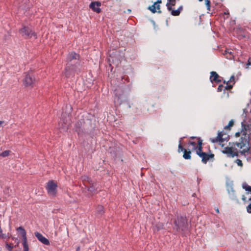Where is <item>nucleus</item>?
<instances>
[{
  "mask_svg": "<svg viewBox=\"0 0 251 251\" xmlns=\"http://www.w3.org/2000/svg\"><path fill=\"white\" fill-rule=\"evenodd\" d=\"M173 228L176 233H180L182 236H186L190 232V227L185 216L177 215L174 219Z\"/></svg>",
  "mask_w": 251,
  "mask_h": 251,
  "instance_id": "nucleus-1",
  "label": "nucleus"
},
{
  "mask_svg": "<svg viewBox=\"0 0 251 251\" xmlns=\"http://www.w3.org/2000/svg\"><path fill=\"white\" fill-rule=\"evenodd\" d=\"M19 32L24 39H36L37 38V34L29 25H22V27L19 28Z\"/></svg>",
  "mask_w": 251,
  "mask_h": 251,
  "instance_id": "nucleus-2",
  "label": "nucleus"
},
{
  "mask_svg": "<svg viewBox=\"0 0 251 251\" xmlns=\"http://www.w3.org/2000/svg\"><path fill=\"white\" fill-rule=\"evenodd\" d=\"M234 145L241 150L240 152L242 154L248 152L250 149L249 135L246 133H244L240 138L239 142H236Z\"/></svg>",
  "mask_w": 251,
  "mask_h": 251,
  "instance_id": "nucleus-3",
  "label": "nucleus"
},
{
  "mask_svg": "<svg viewBox=\"0 0 251 251\" xmlns=\"http://www.w3.org/2000/svg\"><path fill=\"white\" fill-rule=\"evenodd\" d=\"M76 63L77 62L73 61L72 65L69 67L68 70H67V65L66 66L64 73L66 77H69L72 75H74L75 73L80 72V61L79 60L78 65H76Z\"/></svg>",
  "mask_w": 251,
  "mask_h": 251,
  "instance_id": "nucleus-4",
  "label": "nucleus"
},
{
  "mask_svg": "<svg viewBox=\"0 0 251 251\" xmlns=\"http://www.w3.org/2000/svg\"><path fill=\"white\" fill-rule=\"evenodd\" d=\"M80 56L78 54L75 53L74 51L69 52L66 57L67 61V70L68 69L69 67L72 65L73 61H75L76 65H79Z\"/></svg>",
  "mask_w": 251,
  "mask_h": 251,
  "instance_id": "nucleus-5",
  "label": "nucleus"
},
{
  "mask_svg": "<svg viewBox=\"0 0 251 251\" xmlns=\"http://www.w3.org/2000/svg\"><path fill=\"white\" fill-rule=\"evenodd\" d=\"M23 83L26 87H32L35 82V77L32 72L25 73L24 74Z\"/></svg>",
  "mask_w": 251,
  "mask_h": 251,
  "instance_id": "nucleus-6",
  "label": "nucleus"
},
{
  "mask_svg": "<svg viewBox=\"0 0 251 251\" xmlns=\"http://www.w3.org/2000/svg\"><path fill=\"white\" fill-rule=\"evenodd\" d=\"M57 185L56 183L52 180H49L47 183L46 189L48 191V194L52 196H55L57 192Z\"/></svg>",
  "mask_w": 251,
  "mask_h": 251,
  "instance_id": "nucleus-7",
  "label": "nucleus"
},
{
  "mask_svg": "<svg viewBox=\"0 0 251 251\" xmlns=\"http://www.w3.org/2000/svg\"><path fill=\"white\" fill-rule=\"evenodd\" d=\"M199 157L201 158L202 162L206 164L208 160L214 159V154L210 152V153L203 152Z\"/></svg>",
  "mask_w": 251,
  "mask_h": 251,
  "instance_id": "nucleus-8",
  "label": "nucleus"
},
{
  "mask_svg": "<svg viewBox=\"0 0 251 251\" xmlns=\"http://www.w3.org/2000/svg\"><path fill=\"white\" fill-rule=\"evenodd\" d=\"M35 236L38 239V240L40 241L42 244L45 245H50L49 240L45 237L41 233L38 232H35L34 233Z\"/></svg>",
  "mask_w": 251,
  "mask_h": 251,
  "instance_id": "nucleus-9",
  "label": "nucleus"
},
{
  "mask_svg": "<svg viewBox=\"0 0 251 251\" xmlns=\"http://www.w3.org/2000/svg\"><path fill=\"white\" fill-rule=\"evenodd\" d=\"M101 5V3L99 1L91 2L89 5L90 8L97 13L101 12V9L99 7Z\"/></svg>",
  "mask_w": 251,
  "mask_h": 251,
  "instance_id": "nucleus-10",
  "label": "nucleus"
},
{
  "mask_svg": "<svg viewBox=\"0 0 251 251\" xmlns=\"http://www.w3.org/2000/svg\"><path fill=\"white\" fill-rule=\"evenodd\" d=\"M222 152L224 154H226L228 157H233L238 156V153L236 152L233 151L232 149L230 147H226Z\"/></svg>",
  "mask_w": 251,
  "mask_h": 251,
  "instance_id": "nucleus-11",
  "label": "nucleus"
},
{
  "mask_svg": "<svg viewBox=\"0 0 251 251\" xmlns=\"http://www.w3.org/2000/svg\"><path fill=\"white\" fill-rule=\"evenodd\" d=\"M211 75L210 77V81L213 82H215L216 83H219L221 81V79H220V77L218 75V74L214 71H212L210 73Z\"/></svg>",
  "mask_w": 251,
  "mask_h": 251,
  "instance_id": "nucleus-12",
  "label": "nucleus"
},
{
  "mask_svg": "<svg viewBox=\"0 0 251 251\" xmlns=\"http://www.w3.org/2000/svg\"><path fill=\"white\" fill-rule=\"evenodd\" d=\"M75 131L77 132L78 136H82L86 133V131L83 127H82L79 124V122H77L75 124Z\"/></svg>",
  "mask_w": 251,
  "mask_h": 251,
  "instance_id": "nucleus-13",
  "label": "nucleus"
},
{
  "mask_svg": "<svg viewBox=\"0 0 251 251\" xmlns=\"http://www.w3.org/2000/svg\"><path fill=\"white\" fill-rule=\"evenodd\" d=\"M115 100L121 104L123 100V94L119 93L118 90L116 89L115 90Z\"/></svg>",
  "mask_w": 251,
  "mask_h": 251,
  "instance_id": "nucleus-14",
  "label": "nucleus"
},
{
  "mask_svg": "<svg viewBox=\"0 0 251 251\" xmlns=\"http://www.w3.org/2000/svg\"><path fill=\"white\" fill-rule=\"evenodd\" d=\"M223 134L222 132H219L217 136L215 138L211 139V141L212 143L219 142V143L223 142L225 140L223 138Z\"/></svg>",
  "mask_w": 251,
  "mask_h": 251,
  "instance_id": "nucleus-15",
  "label": "nucleus"
},
{
  "mask_svg": "<svg viewBox=\"0 0 251 251\" xmlns=\"http://www.w3.org/2000/svg\"><path fill=\"white\" fill-rule=\"evenodd\" d=\"M183 9V6L180 5L179 6V7L176 10H174L172 8V10H169V11H171V14L172 15L174 16H179L180 14L181 11Z\"/></svg>",
  "mask_w": 251,
  "mask_h": 251,
  "instance_id": "nucleus-16",
  "label": "nucleus"
},
{
  "mask_svg": "<svg viewBox=\"0 0 251 251\" xmlns=\"http://www.w3.org/2000/svg\"><path fill=\"white\" fill-rule=\"evenodd\" d=\"M17 231L21 235L22 239L26 238V233L25 229L22 227L20 226L16 229Z\"/></svg>",
  "mask_w": 251,
  "mask_h": 251,
  "instance_id": "nucleus-17",
  "label": "nucleus"
},
{
  "mask_svg": "<svg viewBox=\"0 0 251 251\" xmlns=\"http://www.w3.org/2000/svg\"><path fill=\"white\" fill-rule=\"evenodd\" d=\"M96 213L98 216H101L104 213L103 207L102 205H98L96 209Z\"/></svg>",
  "mask_w": 251,
  "mask_h": 251,
  "instance_id": "nucleus-18",
  "label": "nucleus"
},
{
  "mask_svg": "<svg viewBox=\"0 0 251 251\" xmlns=\"http://www.w3.org/2000/svg\"><path fill=\"white\" fill-rule=\"evenodd\" d=\"M223 54L227 59H232L233 58L232 52L228 50H226Z\"/></svg>",
  "mask_w": 251,
  "mask_h": 251,
  "instance_id": "nucleus-19",
  "label": "nucleus"
},
{
  "mask_svg": "<svg viewBox=\"0 0 251 251\" xmlns=\"http://www.w3.org/2000/svg\"><path fill=\"white\" fill-rule=\"evenodd\" d=\"M168 2L166 6L168 10H172V6H175L176 3V0H167Z\"/></svg>",
  "mask_w": 251,
  "mask_h": 251,
  "instance_id": "nucleus-20",
  "label": "nucleus"
},
{
  "mask_svg": "<svg viewBox=\"0 0 251 251\" xmlns=\"http://www.w3.org/2000/svg\"><path fill=\"white\" fill-rule=\"evenodd\" d=\"M22 244H23V248H24V249H23L24 251H28L29 248H28V243H27V238H25V239H22Z\"/></svg>",
  "mask_w": 251,
  "mask_h": 251,
  "instance_id": "nucleus-21",
  "label": "nucleus"
},
{
  "mask_svg": "<svg viewBox=\"0 0 251 251\" xmlns=\"http://www.w3.org/2000/svg\"><path fill=\"white\" fill-rule=\"evenodd\" d=\"M164 228V225L163 224L161 223H159L157 224L154 227H153V230L154 231H158L161 229H162Z\"/></svg>",
  "mask_w": 251,
  "mask_h": 251,
  "instance_id": "nucleus-22",
  "label": "nucleus"
},
{
  "mask_svg": "<svg viewBox=\"0 0 251 251\" xmlns=\"http://www.w3.org/2000/svg\"><path fill=\"white\" fill-rule=\"evenodd\" d=\"M183 157L185 159H190L191 158V152L189 151H187L186 150H184V152H183Z\"/></svg>",
  "mask_w": 251,
  "mask_h": 251,
  "instance_id": "nucleus-23",
  "label": "nucleus"
},
{
  "mask_svg": "<svg viewBox=\"0 0 251 251\" xmlns=\"http://www.w3.org/2000/svg\"><path fill=\"white\" fill-rule=\"evenodd\" d=\"M202 147L197 146L195 150H196V154L200 156L203 152L202 151Z\"/></svg>",
  "mask_w": 251,
  "mask_h": 251,
  "instance_id": "nucleus-24",
  "label": "nucleus"
},
{
  "mask_svg": "<svg viewBox=\"0 0 251 251\" xmlns=\"http://www.w3.org/2000/svg\"><path fill=\"white\" fill-rule=\"evenodd\" d=\"M155 5L156 4H154V3H153L152 5H150L148 7V9L151 11L152 13H155L156 12V10L155 9Z\"/></svg>",
  "mask_w": 251,
  "mask_h": 251,
  "instance_id": "nucleus-25",
  "label": "nucleus"
},
{
  "mask_svg": "<svg viewBox=\"0 0 251 251\" xmlns=\"http://www.w3.org/2000/svg\"><path fill=\"white\" fill-rule=\"evenodd\" d=\"M242 187L246 191H249L251 193V186L248 185L246 183H244Z\"/></svg>",
  "mask_w": 251,
  "mask_h": 251,
  "instance_id": "nucleus-26",
  "label": "nucleus"
},
{
  "mask_svg": "<svg viewBox=\"0 0 251 251\" xmlns=\"http://www.w3.org/2000/svg\"><path fill=\"white\" fill-rule=\"evenodd\" d=\"M9 153H10V151H9V150L4 151H2L0 154V156L3 157H6L9 155Z\"/></svg>",
  "mask_w": 251,
  "mask_h": 251,
  "instance_id": "nucleus-27",
  "label": "nucleus"
},
{
  "mask_svg": "<svg viewBox=\"0 0 251 251\" xmlns=\"http://www.w3.org/2000/svg\"><path fill=\"white\" fill-rule=\"evenodd\" d=\"M181 141L180 140L179 141V144L178 145V152H180V151H183L184 152V150H185L186 149H185L181 145Z\"/></svg>",
  "mask_w": 251,
  "mask_h": 251,
  "instance_id": "nucleus-28",
  "label": "nucleus"
},
{
  "mask_svg": "<svg viewBox=\"0 0 251 251\" xmlns=\"http://www.w3.org/2000/svg\"><path fill=\"white\" fill-rule=\"evenodd\" d=\"M233 124H234V122L232 120H230L229 123H228V124L227 125H226L225 127V129H228V128H230V127L231 126H232L233 125Z\"/></svg>",
  "mask_w": 251,
  "mask_h": 251,
  "instance_id": "nucleus-29",
  "label": "nucleus"
},
{
  "mask_svg": "<svg viewBox=\"0 0 251 251\" xmlns=\"http://www.w3.org/2000/svg\"><path fill=\"white\" fill-rule=\"evenodd\" d=\"M87 189L88 191L90 192L91 193L94 192L96 190L95 188L93 185H91L89 187H87Z\"/></svg>",
  "mask_w": 251,
  "mask_h": 251,
  "instance_id": "nucleus-30",
  "label": "nucleus"
},
{
  "mask_svg": "<svg viewBox=\"0 0 251 251\" xmlns=\"http://www.w3.org/2000/svg\"><path fill=\"white\" fill-rule=\"evenodd\" d=\"M6 247L8 250V251H12V249L13 248V246L11 244L6 243Z\"/></svg>",
  "mask_w": 251,
  "mask_h": 251,
  "instance_id": "nucleus-31",
  "label": "nucleus"
},
{
  "mask_svg": "<svg viewBox=\"0 0 251 251\" xmlns=\"http://www.w3.org/2000/svg\"><path fill=\"white\" fill-rule=\"evenodd\" d=\"M205 5H206L207 10H210V1L209 0H205Z\"/></svg>",
  "mask_w": 251,
  "mask_h": 251,
  "instance_id": "nucleus-32",
  "label": "nucleus"
},
{
  "mask_svg": "<svg viewBox=\"0 0 251 251\" xmlns=\"http://www.w3.org/2000/svg\"><path fill=\"white\" fill-rule=\"evenodd\" d=\"M155 9L157 10V11L156 10V12H157L158 13H161V11L160 10V6L159 4H157L155 5Z\"/></svg>",
  "mask_w": 251,
  "mask_h": 251,
  "instance_id": "nucleus-33",
  "label": "nucleus"
},
{
  "mask_svg": "<svg viewBox=\"0 0 251 251\" xmlns=\"http://www.w3.org/2000/svg\"><path fill=\"white\" fill-rule=\"evenodd\" d=\"M235 162L237 163V164L239 166H241L242 167L243 166V163H242V161L239 159H237L236 160H235Z\"/></svg>",
  "mask_w": 251,
  "mask_h": 251,
  "instance_id": "nucleus-34",
  "label": "nucleus"
},
{
  "mask_svg": "<svg viewBox=\"0 0 251 251\" xmlns=\"http://www.w3.org/2000/svg\"><path fill=\"white\" fill-rule=\"evenodd\" d=\"M250 203L247 206V211L249 213H251V201Z\"/></svg>",
  "mask_w": 251,
  "mask_h": 251,
  "instance_id": "nucleus-35",
  "label": "nucleus"
},
{
  "mask_svg": "<svg viewBox=\"0 0 251 251\" xmlns=\"http://www.w3.org/2000/svg\"><path fill=\"white\" fill-rule=\"evenodd\" d=\"M189 144L193 147V148L194 150H195L196 149V148L197 147L196 146V143L195 142L190 141L189 142Z\"/></svg>",
  "mask_w": 251,
  "mask_h": 251,
  "instance_id": "nucleus-36",
  "label": "nucleus"
},
{
  "mask_svg": "<svg viewBox=\"0 0 251 251\" xmlns=\"http://www.w3.org/2000/svg\"><path fill=\"white\" fill-rule=\"evenodd\" d=\"M224 86H223V85L222 84H220L219 85L218 87V92H222V90H223V88H224Z\"/></svg>",
  "mask_w": 251,
  "mask_h": 251,
  "instance_id": "nucleus-37",
  "label": "nucleus"
},
{
  "mask_svg": "<svg viewBox=\"0 0 251 251\" xmlns=\"http://www.w3.org/2000/svg\"><path fill=\"white\" fill-rule=\"evenodd\" d=\"M233 86L232 85H228V84H226V85L224 87L225 89L226 90H230L232 88Z\"/></svg>",
  "mask_w": 251,
  "mask_h": 251,
  "instance_id": "nucleus-38",
  "label": "nucleus"
},
{
  "mask_svg": "<svg viewBox=\"0 0 251 251\" xmlns=\"http://www.w3.org/2000/svg\"><path fill=\"white\" fill-rule=\"evenodd\" d=\"M202 140L199 139L198 140V146H197L202 147Z\"/></svg>",
  "mask_w": 251,
  "mask_h": 251,
  "instance_id": "nucleus-39",
  "label": "nucleus"
},
{
  "mask_svg": "<svg viewBox=\"0 0 251 251\" xmlns=\"http://www.w3.org/2000/svg\"><path fill=\"white\" fill-rule=\"evenodd\" d=\"M247 66L248 67L249 66H251V57H250L248 60V62L246 64Z\"/></svg>",
  "mask_w": 251,
  "mask_h": 251,
  "instance_id": "nucleus-40",
  "label": "nucleus"
},
{
  "mask_svg": "<svg viewBox=\"0 0 251 251\" xmlns=\"http://www.w3.org/2000/svg\"><path fill=\"white\" fill-rule=\"evenodd\" d=\"M162 2V0H157L156 1L154 2V4H160V3H161Z\"/></svg>",
  "mask_w": 251,
  "mask_h": 251,
  "instance_id": "nucleus-41",
  "label": "nucleus"
},
{
  "mask_svg": "<svg viewBox=\"0 0 251 251\" xmlns=\"http://www.w3.org/2000/svg\"><path fill=\"white\" fill-rule=\"evenodd\" d=\"M229 80L231 82L234 81V76L233 75H232V76H230Z\"/></svg>",
  "mask_w": 251,
  "mask_h": 251,
  "instance_id": "nucleus-42",
  "label": "nucleus"
},
{
  "mask_svg": "<svg viewBox=\"0 0 251 251\" xmlns=\"http://www.w3.org/2000/svg\"><path fill=\"white\" fill-rule=\"evenodd\" d=\"M243 116H245V117H246V109H243Z\"/></svg>",
  "mask_w": 251,
  "mask_h": 251,
  "instance_id": "nucleus-43",
  "label": "nucleus"
},
{
  "mask_svg": "<svg viewBox=\"0 0 251 251\" xmlns=\"http://www.w3.org/2000/svg\"><path fill=\"white\" fill-rule=\"evenodd\" d=\"M240 135V133L239 132H237L235 133V136L239 137Z\"/></svg>",
  "mask_w": 251,
  "mask_h": 251,
  "instance_id": "nucleus-44",
  "label": "nucleus"
},
{
  "mask_svg": "<svg viewBox=\"0 0 251 251\" xmlns=\"http://www.w3.org/2000/svg\"><path fill=\"white\" fill-rule=\"evenodd\" d=\"M215 210L217 213H219L220 212L218 207L215 208Z\"/></svg>",
  "mask_w": 251,
  "mask_h": 251,
  "instance_id": "nucleus-45",
  "label": "nucleus"
},
{
  "mask_svg": "<svg viewBox=\"0 0 251 251\" xmlns=\"http://www.w3.org/2000/svg\"><path fill=\"white\" fill-rule=\"evenodd\" d=\"M3 123L4 122L3 121H0V127Z\"/></svg>",
  "mask_w": 251,
  "mask_h": 251,
  "instance_id": "nucleus-46",
  "label": "nucleus"
},
{
  "mask_svg": "<svg viewBox=\"0 0 251 251\" xmlns=\"http://www.w3.org/2000/svg\"><path fill=\"white\" fill-rule=\"evenodd\" d=\"M230 189H231V192H232L233 193H234V191L233 190V188H232V187H231V188H230Z\"/></svg>",
  "mask_w": 251,
  "mask_h": 251,
  "instance_id": "nucleus-47",
  "label": "nucleus"
},
{
  "mask_svg": "<svg viewBox=\"0 0 251 251\" xmlns=\"http://www.w3.org/2000/svg\"><path fill=\"white\" fill-rule=\"evenodd\" d=\"M223 82H224V83H226V84L228 83V82H226L225 80H224Z\"/></svg>",
  "mask_w": 251,
  "mask_h": 251,
  "instance_id": "nucleus-48",
  "label": "nucleus"
},
{
  "mask_svg": "<svg viewBox=\"0 0 251 251\" xmlns=\"http://www.w3.org/2000/svg\"><path fill=\"white\" fill-rule=\"evenodd\" d=\"M128 107H129V108H130V107H131V105H130V104L129 103H128Z\"/></svg>",
  "mask_w": 251,
  "mask_h": 251,
  "instance_id": "nucleus-49",
  "label": "nucleus"
},
{
  "mask_svg": "<svg viewBox=\"0 0 251 251\" xmlns=\"http://www.w3.org/2000/svg\"><path fill=\"white\" fill-rule=\"evenodd\" d=\"M110 57L112 59H113L111 54L110 55ZM112 61H113V60H112Z\"/></svg>",
  "mask_w": 251,
  "mask_h": 251,
  "instance_id": "nucleus-50",
  "label": "nucleus"
},
{
  "mask_svg": "<svg viewBox=\"0 0 251 251\" xmlns=\"http://www.w3.org/2000/svg\"><path fill=\"white\" fill-rule=\"evenodd\" d=\"M79 250V247H78L76 249L77 251H78Z\"/></svg>",
  "mask_w": 251,
  "mask_h": 251,
  "instance_id": "nucleus-51",
  "label": "nucleus"
},
{
  "mask_svg": "<svg viewBox=\"0 0 251 251\" xmlns=\"http://www.w3.org/2000/svg\"><path fill=\"white\" fill-rule=\"evenodd\" d=\"M200 1H202L203 0H199Z\"/></svg>",
  "mask_w": 251,
  "mask_h": 251,
  "instance_id": "nucleus-52",
  "label": "nucleus"
},
{
  "mask_svg": "<svg viewBox=\"0 0 251 251\" xmlns=\"http://www.w3.org/2000/svg\"><path fill=\"white\" fill-rule=\"evenodd\" d=\"M195 137H191V138H194Z\"/></svg>",
  "mask_w": 251,
  "mask_h": 251,
  "instance_id": "nucleus-53",
  "label": "nucleus"
}]
</instances>
